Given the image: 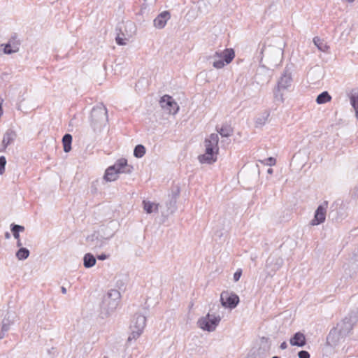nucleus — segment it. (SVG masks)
Instances as JSON below:
<instances>
[{
    "instance_id": "1",
    "label": "nucleus",
    "mask_w": 358,
    "mask_h": 358,
    "mask_svg": "<svg viewBox=\"0 0 358 358\" xmlns=\"http://www.w3.org/2000/svg\"><path fill=\"white\" fill-rule=\"evenodd\" d=\"M108 121L107 109L102 103L94 107L90 115V124L94 131H99Z\"/></svg>"
},
{
    "instance_id": "2",
    "label": "nucleus",
    "mask_w": 358,
    "mask_h": 358,
    "mask_svg": "<svg viewBox=\"0 0 358 358\" xmlns=\"http://www.w3.org/2000/svg\"><path fill=\"white\" fill-rule=\"evenodd\" d=\"M131 171L132 167L127 164V159L122 158L106 170L103 179L106 181H115L117 178L118 173H130Z\"/></svg>"
},
{
    "instance_id": "3",
    "label": "nucleus",
    "mask_w": 358,
    "mask_h": 358,
    "mask_svg": "<svg viewBox=\"0 0 358 358\" xmlns=\"http://www.w3.org/2000/svg\"><path fill=\"white\" fill-rule=\"evenodd\" d=\"M235 52L232 48H227L223 51H216L213 55L208 57V60L215 69H222L225 64H229L234 58Z\"/></svg>"
},
{
    "instance_id": "4",
    "label": "nucleus",
    "mask_w": 358,
    "mask_h": 358,
    "mask_svg": "<svg viewBox=\"0 0 358 358\" xmlns=\"http://www.w3.org/2000/svg\"><path fill=\"white\" fill-rule=\"evenodd\" d=\"M115 41L119 45H124L136 33V24H119L116 28Z\"/></svg>"
},
{
    "instance_id": "5",
    "label": "nucleus",
    "mask_w": 358,
    "mask_h": 358,
    "mask_svg": "<svg viewBox=\"0 0 358 358\" xmlns=\"http://www.w3.org/2000/svg\"><path fill=\"white\" fill-rule=\"evenodd\" d=\"M120 296L121 295L118 290H109L103 296L101 306V310L106 312L107 315L115 311L119 305Z\"/></svg>"
},
{
    "instance_id": "6",
    "label": "nucleus",
    "mask_w": 358,
    "mask_h": 358,
    "mask_svg": "<svg viewBox=\"0 0 358 358\" xmlns=\"http://www.w3.org/2000/svg\"><path fill=\"white\" fill-rule=\"evenodd\" d=\"M146 325V317L143 315L136 314L131 321V333L128 338V342L136 340L143 333Z\"/></svg>"
},
{
    "instance_id": "7",
    "label": "nucleus",
    "mask_w": 358,
    "mask_h": 358,
    "mask_svg": "<svg viewBox=\"0 0 358 358\" xmlns=\"http://www.w3.org/2000/svg\"><path fill=\"white\" fill-rule=\"evenodd\" d=\"M114 234V231L110 234L103 232V234L101 235L94 233L87 238V241L89 242L92 249H100L106 244V241L112 238Z\"/></svg>"
},
{
    "instance_id": "8",
    "label": "nucleus",
    "mask_w": 358,
    "mask_h": 358,
    "mask_svg": "<svg viewBox=\"0 0 358 358\" xmlns=\"http://www.w3.org/2000/svg\"><path fill=\"white\" fill-rule=\"evenodd\" d=\"M221 320L220 315L208 313L206 317L200 318L198 321L199 327L208 331H213Z\"/></svg>"
},
{
    "instance_id": "9",
    "label": "nucleus",
    "mask_w": 358,
    "mask_h": 358,
    "mask_svg": "<svg viewBox=\"0 0 358 358\" xmlns=\"http://www.w3.org/2000/svg\"><path fill=\"white\" fill-rule=\"evenodd\" d=\"M220 301L222 306L232 309L236 308L239 303V297L234 293L224 291L221 293Z\"/></svg>"
},
{
    "instance_id": "10",
    "label": "nucleus",
    "mask_w": 358,
    "mask_h": 358,
    "mask_svg": "<svg viewBox=\"0 0 358 358\" xmlns=\"http://www.w3.org/2000/svg\"><path fill=\"white\" fill-rule=\"evenodd\" d=\"M20 45V39L19 38L18 34L13 33L8 41L6 44H1V46H4L3 52L6 55H10L19 51Z\"/></svg>"
},
{
    "instance_id": "11",
    "label": "nucleus",
    "mask_w": 358,
    "mask_h": 358,
    "mask_svg": "<svg viewBox=\"0 0 358 358\" xmlns=\"http://www.w3.org/2000/svg\"><path fill=\"white\" fill-rule=\"evenodd\" d=\"M161 107L167 110L170 114H176L178 110L179 106L174 99L169 95H164L161 98L159 101Z\"/></svg>"
},
{
    "instance_id": "12",
    "label": "nucleus",
    "mask_w": 358,
    "mask_h": 358,
    "mask_svg": "<svg viewBox=\"0 0 358 358\" xmlns=\"http://www.w3.org/2000/svg\"><path fill=\"white\" fill-rule=\"evenodd\" d=\"M220 0H199L197 2V9L200 15H206L217 6Z\"/></svg>"
},
{
    "instance_id": "13",
    "label": "nucleus",
    "mask_w": 358,
    "mask_h": 358,
    "mask_svg": "<svg viewBox=\"0 0 358 358\" xmlns=\"http://www.w3.org/2000/svg\"><path fill=\"white\" fill-rule=\"evenodd\" d=\"M327 205V201H324L317 207L315 212L314 218L310 222L311 225H318L325 221Z\"/></svg>"
},
{
    "instance_id": "14",
    "label": "nucleus",
    "mask_w": 358,
    "mask_h": 358,
    "mask_svg": "<svg viewBox=\"0 0 358 358\" xmlns=\"http://www.w3.org/2000/svg\"><path fill=\"white\" fill-rule=\"evenodd\" d=\"M218 141L219 136L217 134H211L208 138L205 139L204 145L206 148V151L208 152V154H209V152H213L217 154L219 150Z\"/></svg>"
},
{
    "instance_id": "15",
    "label": "nucleus",
    "mask_w": 358,
    "mask_h": 358,
    "mask_svg": "<svg viewBox=\"0 0 358 358\" xmlns=\"http://www.w3.org/2000/svg\"><path fill=\"white\" fill-rule=\"evenodd\" d=\"M283 260L281 257L277 255H271L268 257L266 262V267L270 268L271 271L275 272L279 270L282 266Z\"/></svg>"
},
{
    "instance_id": "16",
    "label": "nucleus",
    "mask_w": 358,
    "mask_h": 358,
    "mask_svg": "<svg viewBox=\"0 0 358 358\" xmlns=\"http://www.w3.org/2000/svg\"><path fill=\"white\" fill-rule=\"evenodd\" d=\"M345 336L340 334V331L332 329L327 337V344L331 347H335Z\"/></svg>"
},
{
    "instance_id": "17",
    "label": "nucleus",
    "mask_w": 358,
    "mask_h": 358,
    "mask_svg": "<svg viewBox=\"0 0 358 358\" xmlns=\"http://www.w3.org/2000/svg\"><path fill=\"white\" fill-rule=\"evenodd\" d=\"M292 78L291 76V73L286 68L280 80L278 82L277 87L278 88H281L282 90L287 89L292 84Z\"/></svg>"
},
{
    "instance_id": "18",
    "label": "nucleus",
    "mask_w": 358,
    "mask_h": 358,
    "mask_svg": "<svg viewBox=\"0 0 358 358\" xmlns=\"http://www.w3.org/2000/svg\"><path fill=\"white\" fill-rule=\"evenodd\" d=\"M352 327L353 324L350 318L345 317L343 320L337 324L336 329L340 331V334L345 337L351 331Z\"/></svg>"
},
{
    "instance_id": "19",
    "label": "nucleus",
    "mask_w": 358,
    "mask_h": 358,
    "mask_svg": "<svg viewBox=\"0 0 358 358\" xmlns=\"http://www.w3.org/2000/svg\"><path fill=\"white\" fill-rule=\"evenodd\" d=\"M289 343L292 346L303 347L306 345V337L303 334L296 332L290 338Z\"/></svg>"
},
{
    "instance_id": "20",
    "label": "nucleus",
    "mask_w": 358,
    "mask_h": 358,
    "mask_svg": "<svg viewBox=\"0 0 358 358\" xmlns=\"http://www.w3.org/2000/svg\"><path fill=\"white\" fill-rule=\"evenodd\" d=\"M199 161L201 164H211L217 161V153L206 151L203 155H201L198 157Z\"/></svg>"
},
{
    "instance_id": "21",
    "label": "nucleus",
    "mask_w": 358,
    "mask_h": 358,
    "mask_svg": "<svg viewBox=\"0 0 358 358\" xmlns=\"http://www.w3.org/2000/svg\"><path fill=\"white\" fill-rule=\"evenodd\" d=\"M11 231L13 233V237L17 240L16 245L17 247L22 246V243L20 238V233L24 231V227L22 225L12 224L10 225Z\"/></svg>"
},
{
    "instance_id": "22",
    "label": "nucleus",
    "mask_w": 358,
    "mask_h": 358,
    "mask_svg": "<svg viewBox=\"0 0 358 358\" xmlns=\"http://www.w3.org/2000/svg\"><path fill=\"white\" fill-rule=\"evenodd\" d=\"M16 136V133L12 129H8L6 131L2 140L3 150H5L8 145L12 143L15 141Z\"/></svg>"
},
{
    "instance_id": "23",
    "label": "nucleus",
    "mask_w": 358,
    "mask_h": 358,
    "mask_svg": "<svg viewBox=\"0 0 358 358\" xmlns=\"http://www.w3.org/2000/svg\"><path fill=\"white\" fill-rule=\"evenodd\" d=\"M156 3V0H144L141 8V15H148L152 12Z\"/></svg>"
},
{
    "instance_id": "24",
    "label": "nucleus",
    "mask_w": 358,
    "mask_h": 358,
    "mask_svg": "<svg viewBox=\"0 0 358 358\" xmlns=\"http://www.w3.org/2000/svg\"><path fill=\"white\" fill-rule=\"evenodd\" d=\"M143 209L144 210L148 213L150 214L153 212H157L158 211V203H155L153 202H150L149 201H143Z\"/></svg>"
},
{
    "instance_id": "25",
    "label": "nucleus",
    "mask_w": 358,
    "mask_h": 358,
    "mask_svg": "<svg viewBox=\"0 0 358 358\" xmlns=\"http://www.w3.org/2000/svg\"><path fill=\"white\" fill-rule=\"evenodd\" d=\"M270 116V112L267 110L262 112L255 120L256 127H262L266 124Z\"/></svg>"
},
{
    "instance_id": "26",
    "label": "nucleus",
    "mask_w": 358,
    "mask_h": 358,
    "mask_svg": "<svg viewBox=\"0 0 358 358\" xmlns=\"http://www.w3.org/2000/svg\"><path fill=\"white\" fill-rule=\"evenodd\" d=\"M96 264L94 256L90 253H87L83 257V265L85 268H91Z\"/></svg>"
},
{
    "instance_id": "27",
    "label": "nucleus",
    "mask_w": 358,
    "mask_h": 358,
    "mask_svg": "<svg viewBox=\"0 0 358 358\" xmlns=\"http://www.w3.org/2000/svg\"><path fill=\"white\" fill-rule=\"evenodd\" d=\"M72 136L69 134H66L62 138V143L64 151L69 152L71 150Z\"/></svg>"
},
{
    "instance_id": "28",
    "label": "nucleus",
    "mask_w": 358,
    "mask_h": 358,
    "mask_svg": "<svg viewBox=\"0 0 358 358\" xmlns=\"http://www.w3.org/2000/svg\"><path fill=\"white\" fill-rule=\"evenodd\" d=\"M171 14L168 10L160 13L154 20L153 22H167L171 19Z\"/></svg>"
},
{
    "instance_id": "29",
    "label": "nucleus",
    "mask_w": 358,
    "mask_h": 358,
    "mask_svg": "<svg viewBox=\"0 0 358 358\" xmlns=\"http://www.w3.org/2000/svg\"><path fill=\"white\" fill-rule=\"evenodd\" d=\"M19 248V250L16 252L15 254V256L17 258V259L24 260L27 259L30 254L29 250L26 248H23L22 246Z\"/></svg>"
},
{
    "instance_id": "30",
    "label": "nucleus",
    "mask_w": 358,
    "mask_h": 358,
    "mask_svg": "<svg viewBox=\"0 0 358 358\" xmlns=\"http://www.w3.org/2000/svg\"><path fill=\"white\" fill-rule=\"evenodd\" d=\"M331 99V96L329 95L328 92L324 91L317 96L316 102L318 104H323L330 101Z\"/></svg>"
},
{
    "instance_id": "31",
    "label": "nucleus",
    "mask_w": 358,
    "mask_h": 358,
    "mask_svg": "<svg viewBox=\"0 0 358 358\" xmlns=\"http://www.w3.org/2000/svg\"><path fill=\"white\" fill-rule=\"evenodd\" d=\"M217 131L222 137H229L233 134L232 128L227 124L223 125L220 129H217Z\"/></svg>"
},
{
    "instance_id": "32",
    "label": "nucleus",
    "mask_w": 358,
    "mask_h": 358,
    "mask_svg": "<svg viewBox=\"0 0 358 358\" xmlns=\"http://www.w3.org/2000/svg\"><path fill=\"white\" fill-rule=\"evenodd\" d=\"M145 154V148L143 145H137L134 150V155L136 158H141Z\"/></svg>"
},
{
    "instance_id": "33",
    "label": "nucleus",
    "mask_w": 358,
    "mask_h": 358,
    "mask_svg": "<svg viewBox=\"0 0 358 358\" xmlns=\"http://www.w3.org/2000/svg\"><path fill=\"white\" fill-rule=\"evenodd\" d=\"M350 103L355 111V116L358 119V94L350 96Z\"/></svg>"
},
{
    "instance_id": "34",
    "label": "nucleus",
    "mask_w": 358,
    "mask_h": 358,
    "mask_svg": "<svg viewBox=\"0 0 358 358\" xmlns=\"http://www.w3.org/2000/svg\"><path fill=\"white\" fill-rule=\"evenodd\" d=\"M314 44L317 47V48L321 51H325L327 48L326 44L323 43V41L317 36L313 38Z\"/></svg>"
},
{
    "instance_id": "35",
    "label": "nucleus",
    "mask_w": 358,
    "mask_h": 358,
    "mask_svg": "<svg viewBox=\"0 0 358 358\" xmlns=\"http://www.w3.org/2000/svg\"><path fill=\"white\" fill-rule=\"evenodd\" d=\"M281 88L278 87L274 90V99L277 101L282 103L284 101L283 94L281 92Z\"/></svg>"
},
{
    "instance_id": "36",
    "label": "nucleus",
    "mask_w": 358,
    "mask_h": 358,
    "mask_svg": "<svg viewBox=\"0 0 358 358\" xmlns=\"http://www.w3.org/2000/svg\"><path fill=\"white\" fill-rule=\"evenodd\" d=\"M6 164V160L5 157H0V175H2L5 171V166Z\"/></svg>"
},
{
    "instance_id": "37",
    "label": "nucleus",
    "mask_w": 358,
    "mask_h": 358,
    "mask_svg": "<svg viewBox=\"0 0 358 358\" xmlns=\"http://www.w3.org/2000/svg\"><path fill=\"white\" fill-rule=\"evenodd\" d=\"M272 51V48L268 46V47H264L262 50H261V54L263 55V57L264 56H268V54Z\"/></svg>"
},
{
    "instance_id": "38",
    "label": "nucleus",
    "mask_w": 358,
    "mask_h": 358,
    "mask_svg": "<svg viewBox=\"0 0 358 358\" xmlns=\"http://www.w3.org/2000/svg\"><path fill=\"white\" fill-rule=\"evenodd\" d=\"M299 358H310V354L306 350L299 351L298 353Z\"/></svg>"
},
{
    "instance_id": "39",
    "label": "nucleus",
    "mask_w": 358,
    "mask_h": 358,
    "mask_svg": "<svg viewBox=\"0 0 358 358\" xmlns=\"http://www.w3.org/2000/svg\"><path fill=\"white\" fill-rule=\"evenodd\" d=\"M242 275V270L238 269L234 274V282H237L239 280L241 276Z\"/></svg>"
},
{
    "instance_id": "40",
    "label": "nucleus",
    "mask_w": 358,
    "mask_h": 358,
    "mask_svg": "<svg viewBox=\"0 0 358 358\" xmlns=\"http://www.w3.org/2000/svg\"><path fill=\"white\" fill-rule=\"evenodd\" d=\"M176 201L175 199L174 200H171L170 201L169 204H170V206L171 208V209L170 210L171 213H173L175 211V210H176Z\"/></svg>"
},
{
    "instance_id": "41",
    "label": "nucleus",
    "mask_w": 358,
    "mask_h": 358,
    "mask_svg": "<svg viewBox=\"0 0 358 358\" xmlns=\"http://www.w3.org/2000/svg\"><path fill=\"white\" fill-rule=\"evenodd\" d=\"M267 164L269 166H273L275 164V159L273 157H268L267 159Z\"/></svg>"
},
{
    "instance_id": "42",
    "label": "nucleus",
    "mask_w": 358,
    "mask_h": 358,
    "mask_svg": "<svg viewBox=\"0 0 358 358\" xmlns=\"http://www.w3.org/2000/svg\"><path fill=\"white\" fill-rule=\"evenodd\" d=\"M9 330V324H3L2 325V327H1V332L3 333V332H6Z\"/></svg>"
},
{
    "instance_id": "43",
    "label": "nucleus",
    "mask_w": 358,
    "mask_h": 358,
    "mask_svg": "<svg viewBox=\"0 0 358 358\" xmlns=\"http://www.w3.org/2000/svg\"><path fill=\"white\" fill-rule=\"evenodd\" d=\"M108 257V255H106L105 254H101L97 256V259L99 260H105Z\"/></svg>"
},
{
    "instance_id": "44",
    "label": "nucleus",
    "mask_w": 358,
    "mask_h": 358,
    "mask_svg": "<svg viewBox=\"0 0 358 358\" xmlns=\"http://www.w3.org/2000/svg\"><path fill=\"white\" fill-rule=\"evenodd\" d=\"M155 24V27L157 28V29H163L165 26L166 24Z\"/></svg>"
},
{
    "instance_id": "45",
    "label": "nucleus",
    "mask_w": 358,
    "mask_h": 358,
    "mask_svg": "<svg viewBox=\"0 0 358 358\" xmlns=\"http://www.w3.org/2000/svg\"><path fill=\"white\" fill-rule=\"evenodd\" d=\"M280 349L282 350H285L287 348V344L285 341L282 342L281 344H280Z\"/></svg>"
},
{
    "instance_id": "46",
    "label": "nucleus",
    "mask_w": 358,
    "mask_h": 358,
    "mask_svg": "<svg viewBox=\"0 0 358 358\" xmlns=\"http://www.w3.org/2000/svg\"><path fill=\"white\" fill-rule=\"evenodd\" d=\"M275 54L279 56L280 54H282V50L280 48H275L274 49Z\"/></svg>"
},
{
    "instance_id": "47",
    "label": "nucleus",
    "mask_w": 358,
    "mask_h": 358,
    "mask_svg": "<svg viewBox=\"0 0 358 358\" xmlns=\"http://www.w3.org/2000/svg\"><path fill=\"white\" fill-rule=\"evenodd\" d=\"M61 291L62 294H65L66 293V289L64 287H61Z\"/></svg>"
},
{
    "instance_id": "48",
    "label": "nucleus",
    "mask_w": 358,
    "mask_h": 358,
    "mask_svg": "<svg viewBox=\"0 0 358 358\" xmlns=\"http://www.w3.org/2000/svg\"><path fill=\"white\" fill-rule=\"evenodd\" d=\"M10 234H9L8 232H6V233L5 234V238H7V239H9V238H10Z\"/></svg>"
},
{
    "instance_id": "49",
    "label": "nucleus",
    "mask_w": 358,
    "mask_h": 358,
    "mask_svg": "<svg viewBox=\"0 0 358 358\" xmlns=\"http://www.w3.org/2000/svg\"><path fill=\"white\" fill-rule=\"evenodd\" d=\"M267 173L268 174H272L273 173V169L271 168H269L268 170H267Z\"/></svg>"
},
{
    "instance_id": "50",
    "label": "nucleus",
    "mask_w": 358,
    "mask_h": 358,
    "mask_svg": "<svg viewBox=\"0 0 358 358\" xmlns=\"http://www.w3.org/2000/svg\"><path fill=\"white\" fill-rule=\"evenodd\" d=\"M4 335H5V332L2 333L1 331V334H0V339L3 338L4 337Z\"/></svg>"
},
{
    "instance_id": "51",
    "label": "nucleus",
    "mask_w": 358,
    "mask_h": 358,
    "mask_svg": "<svg viewBox=\"0 0 358 358\" xmlns=\"http://www.w3.org/2000/svg\"><path fill=\"white\" fill-rule=\"evenodd\" d=\"M3 99L0 97V104H3Z\"/></svg>"
},
{
    "instance_id": "52",
    "label": "nucleus",
    "mask_w": 358,
    "mask_h": 358,
    "mask_svg": "<svg viewBox=\"0 0 358 358\" xmlns=\"http://www.w3.org/2000/svg\"><path fill=\"white\" fill-rule=\"evenodd\" d=\"M8 76V73H6L2 74V76Z\"/></svg>"
},
{
    "instance_id": "53",
    "label": "nucleus",
    "mask_w": 358,
    "mask_h": 358,
    "mask_svg": "<svg viewBox=\"0 0 358 358\" xmlns=\"http://www.w3.org/2000/svg\"><path fill=\"white\" fill-rule=\"evenodd\" d=\"M350 3H352L355 0H347Z\"/></svg>"
},
{
    "instance_id": "54",
    "label": "nucleus",
    "mask_w": 358,
    "mask_h": 358,
    "mask_svg": "<svg viewBox=\"0 0 358 358\" xmlns=\"http://www.w3.org/2000/svg\"><path fill=\"white\" fill-rule=\"evenodd\" d=\"M272 358H280V357H278V356H274V357H273Z\"/></svg>"
}]
</instances>
